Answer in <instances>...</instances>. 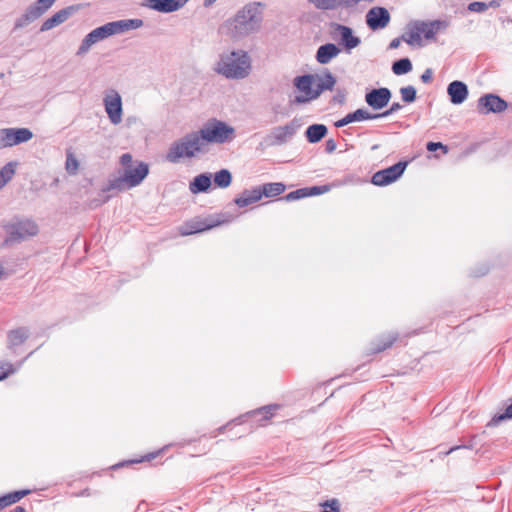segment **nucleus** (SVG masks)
<instances>
[{"mask_svg": "<svg viewBox=\"0 0 512 512\" xmlns=\"http://www.w3.org/2000/svg\"><path fill=\"white\" fill-rule=\"evenodd\" d=\"M487 272H488V268H484V270H483L481 273L476 274L475 276H483V275H485Z\"/></svg>", "mask_w": 512, "mask_h": 512, "instance_id": "bf43d9fd", "label": "nucleus"}, {"mask_svg": "<svg viewBox=\"0 0 512 512\" xmlns=\"http://www.w3.org/2000/svg\"><path fill=\"white\" fill-rule=\"evenodd\" d=\"M417 30L424 35L427 40L435 39V35L449 26L446 20L422 21L416 20Z\"/></svg>", "mask_w": 512, "mask_h": 512, "instance_id": "a211bd4d", "label": "nucleus"}, {"mask_svg": "<svg viewBox=\"0 0 512 512\" xmlns=\"http://www.w3.org/2000/svg\"><path fill=\"white\" fill-rule=\"evenodd\" d=\"M366 24L372 31L384 29L390 22L391 16L385 7H372L365 16Z\"/></svg>", "mask_w": 512, "mask_h": 512, "instance_id": "ddd939ff", "label": "nucleus"}, {"mask_svg": "<svg viewBox=\"0 0 512 512\" xmlns=\"http://www.w3.org/2000/svg\"><path fill=\"white\" fill-rule=\"evenodd\" d=\"M65 166L69 174H75L77 172L79 162L72 152H67Z\"/></svg>", "mask_w": 512, "mask_h": 512, "instance_id": "a19ab883", "label": "nucleus"}, {"mask_svg": "<svg viewBox=\"0 0 512 512\" xmlns=\"http://www.w3.org/2000/svg\"><path fill=\"white\" fill-rule=\"evenodd\" d=\"M487 5H488V8L489 7L498 8L500 6V1L499 0H491Z\"/></svg>", "mask_w": 512, "mask_h": 512, "instance_id": "5fc2aeb1", "label": "nucleus"}, {"mask_svg": "<svg viewBox=\"0 0 512 512\" xmlns=\"http://www.w3.org/2000/svg\"><path fill=\"white\" fill-rule=\"evenodd\" d=\"M300 127V122L297 119H293L284 126H277L273 128L269 145L275 146L286 143L296 134Z\"/></svg>", "mask_w": 512, "mask_h": 512, "instance_id": "4468645a", "label": "nucleus"}, {"mask_svg": "<svg viewBox=\"0 0 512 512\" xmlns=\"http://www.w3.org/2000/svg\"><path fill=\"white\" fill-rule=\"evenodd\" d=\"M328 191L327 186H312V187H306V193H309V196H315L320 195L324 192Z\"/></svg>", "mask_w": 512, "mask_h": 512, "instance_id": "09e8293b", "label": "nucleus"}, {"mask_svg": "<svg viewBox=\"0 0 512 512\" xmlns=\"http://www.w3.org/2000/svg\"><path fill=\"white\" fill-rule=\"evenodd\" d=\"M278 408L277 405H269L255 411L257 414H263V419L268 420L273 416V411Z\"/></svg>", "mask_w": 512, "mask_h": 512, "instance_id": "a18cd8bd", "label": "nucleus"}, {"mask_svg": "<svg viewBox=\"0 0 512 512\" xmlns=\"http://www.w3.org/2000/svg\"><path fill=\"white\" fill-rule=\"evenodd\" d=\"M216 225V223L208 222L207 220L190 221L181 226L180 234L183 236L192 235L209 230Z\"/></svg>", "mask_w": 512, "mask_h": 512, "instance_id": "393cba45", "label": "nucleus"}, {"mask_svg": "<svg viewBox=\"0 0 512 512\" xmlns=\"http://www.w3.org/2000/svg\"><path fill=\"white\" fill-rule=\"evenodd\" d=\"M126 187H127V179H126V175L123 174L120 177H116L112 180H109L107 186L105 188H103V191L104 192H108L111 190L121 191V190H124Z\"/></svg>", "mask_w": 512, "mask_h": 512, "instance_id": "4c0bfd02", "label": "nucleus"}, {"mask_svg": "<svg viewBox=\"0 0 512 512\" xmlns=\"http://www.w3.org/2000/svg\"><path fill=\"white\" fill-rule=\"evenodd\" d=\"M392 97L390 89L386 87L374 88L365 94V102L374 110L386 107Z\"/></svg>", "mask_w": 512, "mask_h": 512, "instance_id": "dca6fc26", "label": "nucleus"}, {"mask_svg": "<svg viewBox=\"0 0 512 512\" xmlns=\"http://www.w3.org/2000/svg\"><path fill=\"white\" fill-rule=\"evenodd\" d=\"M337 144L334 139H328L325 142V152L333 153L336 150Z\"/></svg>", "mask_w": 512, "mask_h": 512, "instance_id": "603ef678", "label": "nucleus"}, {"mask_svg": "<svg viewBox=\"0 0 512 512\" xmlns=\"http://www.w3.org/2000/svg\"><path fill=\"white\" fill-rule=\"evenodd\" d=\"M212 175L210 173H201L193 178L189 184V190L192 194L204 193L209 190L212 184Z\"/></svg>", "mask_w": 512, "mask_h": 512, "instance_id": "b1692460", "label": "nucleus"}, {"mask_svg": "<svg viewBox=\"0 0 512 512\" xmlns=\"http://www.w3.org/2000/svg\"><path fill=\"white\" fill-rule=\"evenodd\" d=\"M373 119H376V116L374 114L370 113L366 109L359 108L353 112L348 113L342 119L336 121L334 123V126L337 128H341L353 122Z\"/></svg>", "mask_w": 512, "mask_h": 512, "instance_id": "4be33fe9", "label": "nucleus"}, {"mask_svg": "<svg viewBox=\"0 0 512 512\" xmlns=\"http://www.w3.org/2000/svg\"><path fill=\"white\" fill-rule=\"evenodd\" d=\"M327 133L328 129L324 124H312L306 129L305 136L309 143H318Z\"/></svg>", "mask_w": 512, "mask_h": 512, "instance_id": "cd10ccee", "label": "nucleus"}, {"mask_svg": "<svg viewBox=\"0 0 512 512\" xmlns=\"http://www.w3.org/2000/svg\"><path fill=\"white\" fill-rule=\"evenodd\" d=\"M109 36H111V33L107 23L93 29L84 37L76 54L78 56L86 54L90 50L92 45L108 38Z\"/></svg>", "mask_w": 512, "mask_h": 512, "instance_id": "2eb2a0df", "label": "nucleus"}, {"mask_svg": "<svg viewBox=\"0 0 512 512\" xmlns=\"http://www.w3.org/2000/svg\"><path fill=\"white\" fill-rule=\"evenodd\" d=\"M407 164L408 163L406 161H399L388 168L377 171L372 176V184L375 186H386L395 182L402 176L407 167Z\"/></svg>", "mask_w": 512, "mask_h": 512, "instance_id": "1a4fd4ad", "label": "nucleus"}, {"mask_svg": "<svg viewBox=\"0 0 512 512\" xmlns=\"http://www.w3.org/2000/svg\"><path fill=\"white\" fill-rule=\"evenodd\" d=\"M336 84L335 76L325 69L322 74H305L297 76L293 80V85L304 95H297L291 104H304L317 99L324 91H332Z\"/></svg>", "mask_w": 512, "mask_h": 512, "instance_id": "f03ea898", "label": "nucleus"}, {"mask_svg": "<svg viewBox=\"0 0 512 512\" xmlns=\"http://www.w3.org/2000/svg\"><path fill=\"white\" fill-rule=\"evenodd\" d=\"M198 133L206 146L209 143L223 144L235 138V129L226 122L216 118L209 119L198 130Z\"/></svg>", "mask_w": 512, "mask_h": 512, "instance_id": "423d86ee", "label": "nucleus"}, {"mask_svg": "<svg viewBox=\"0 0 512 512\" xmlns=\"http://www.w3.org/2000/svg\"><path fill=\"white\" fill-rule=\"evenodd\" d=\"M258 187L261 196H265L267 198L279 196L286 189V186L281 182L266 183Z\"/></svg>", "mask_w": 512, "mask_h": 512, "instance_id": "c756f323", "label": "nucleus"}, {"mask_svg": "<svg viewBox=\"0 0 512 512\" xmlns=\"http://www.w3.org/2000/svg\"><path fill=\"white\" fill-rule=\"evenodd\" d=\"M120 163L123 166V171H125L126 168L134 165L132 155L130 153H124L120 157Z\"/></svg>", "mask_w": 512, "mask_h": 512, "instance_id": "8fccbe9b", "label": "nucleus"}, {"mask_svg": "<svg viewBox=\"0 0 512 512\" xmlns=\"http://www.w3.org/2000/svg\"><path fill=\"white\" fill-rule=\"evenodd\" d=\"M262 196L259 190V187H254L253 189H245L240 196L234 199V203L239 207L243 208L253 203L261 200Z\"/></svg>", "mask_w": 512, "mask_h": 512, "instance_id": "bb28decb", "label": "nucleus"}, {"mask_svg": "<svg viewBox=\"0 0 512 512\" xmlns=\"http://www.w3.org/2000/svg\"><path fill=\"white\" fill-rule=\"evenodd\" d=\"M208 151L198 130L185 134L180 139L174 141L165 156L170 163H179L183 158H194Z\"/></svg>", "mask_w": 512, "mask_h": 512, "instance_id": "20e7f679", "label": "nucleus"}, {"mask_svg": "<svg viewBox=\"0 0 512 512\" xmlns=\"http://www.w3.org/2000/svg\"><path fill=\"white\" fill-rule=\"evenodd\" d=\"M145 6L162 13H171L181 8L177 0H146Z\"/></svg>", "mask_w": 512, "mask_h": 512, "instance_id": "a878e982", "label": "nucleus"}, {"mask_svg": "<svg viewBox=\"0 0 512 512\" xmlns=\"http://www.w3.org/2000/svg\"><path fill=\"white\" fill-rule=\"evenodd\" d=\"M29 493H30V490L27 489V490L13 491V492L7 493L3 496H0V510L20 501L23 497H25Z\"/></svg>", "mask_w": 512, "mask_h": 512, "instance_id": "2f4dec72", "label": "nucleus"}, {"mask_svg": "<svg viewBox=\"0 0 512 512\" xmlns=\"http://www.w3.org/2000/svg\"><path fill=\"white\" fill-rule=\"evenodd\" d=\"M488 9V5L485 2L474 1L468 5V10L471 12L482 13Z\"/></svg>", "mask_w": 512, "mask_h": 512, "instance_id": "c03bdc74", "label": "nucleus"}, {"mask_svg": "<svg viewBox=\"0 0 512 512\" xmlns=\"http://www.w3.org/2000/svg\"><path fill=\"white\" fill-rule=\"evenodd\" d=\"M341 52L340 48L334 43H326L318 47L316 51V61L319 64H328L333 58Z\"/></svg>", "mask_w": 512, "mask_h": 512, "instance_id": "5701e85b", "label": "nucleus"}, {"mask_svg": "<svg viewBox=\"0 0 512 512\" xmlns=\"http://www.w3.org/2000/svg\"><path fill=\"white\" fill-rule=\"evenodd\" d=\"M402 41H403L402 36H401V37L394 38V39H392V40H391V42L389 43L388 48H389V49H397V48L400 46V44H401V42H402Z\"/></svg>", "mask_w": 512, "mask_h": 512, "instance_id": "864d4df0", "label": "nucleus"}, {"mask_svg": "<svg viewBox=\"0 0 512 512\" xmlns=\"http://www.w3.org/2000/svg\"><path fill=\"white\" fill-rule=\"evenodd\" d=\"M508 107L507 102L496 94H485L478 99L477 111L486 115L489 113H501Z\"/></svg>", "mask_w": 512, "mask_h": 512, "instance_id": "9b49d317", "label": "nucleus"}, {"mask_svg": "<svg viewBox=\"0 0 512 512\" xmlns=\"http://www.w3.org/2000/svg\"><path fill=\"white\" fill-rule=\"evenodd\" d=\"M136 165H132L123 171L127 179V188L140 185L149 173V166L145 162L136 161Z\"/></svg>", "mask_w": 512, "mask_h": 512, "instance_id": "f3484780", "label": "nucleus"}, {"mask_svg": "<svg viewBox=\"0 0 512 512\" xmlns=\"http://www.w3.org/2000/svg\"><path fill=\"white\" fill-rule=\"evenodd\" d=\"M409 32L407 34H403V41L409 45H422V38L420 31L417 30V24L415 21L409 24Z\"/></svg>", "mask_w": 512, "mask_h": 512, "instance_id": "473e14b6", "label": "nucleus"}, {"mask_svg": "<svg viewBox=\"0 0 512 512\" xmlns=\"http://www.w3.org/2000/svg\"><path fill=\"white\" fill-rule=\"evenodd\" d=\"M426 149L429 152H435L439 149L443 150L444 153L448 152V148L446 145L442 144L441 142H428L426 144Z\"/></svg>", "mask_w": 512, "mask_h": 512, "instance_id": "de8ad7c7", "label": "nucleus"}, {"mask_svg": "<svg viewBox=\"0 0 512 512\" xmlns=\"http://www.w3.org/2000/svg\"><path fill=\"white\" fill-rule=\"evenodd\" d=\"M402 105L399 103V102H394L389 109L385 110L384 112L382 113H377V114H374L376 116V119L377 118H383V117H388L394 113H396L397 111H399L400 109H402Z\"/></svg>", "mask_w": 512, "mask_h": 512, "instance_id": "37998d69", "label": "nucleus"}, {"mask_svg": "<svg viewBox=\"0 0 512 512\" xmlns=\"http://www.w3.org/2000/svg\"><path fill=\"white\" fill-rule=\"evenodd\" d=\"M377 148H378V145H374V146L372 147V149H377Z\"/></svg>", "mask_w": 512, "mask_h": 512, "instance_id": "680f3d73", "label": "nucleus"}, {"mask_svg": "<svg viewBox=\"0 0 512 512\" xmlns=\"http://www.w3.org/2000/svg\"><path fill=\"white\" fill-rule=\"evenodd\" d=\"M450 102L454 105L462 104L469 95L468 86L460 80H454L447 87Z\"/></svg>", "mask_w": 512, "mask_h": 512, "instance_id": "6ab92c4d", "label": "nucleus"}, {"mask_svg": "<svg viewBox=\"0 0 512 512\" xmlns=\"http://www.w3.org/2000/svg\"><path fill=\"white\" fill-rule=\"evenodd\" d=\"M398 334L397 333H389L387 335H383L380 338L376 340V342L373 344V347L371 348L373 353H380L387 348H390L393 343L397 340Z\"/></svg>", "mask_w": 512, "mask_h": 512, "instance_id": "7c9ffc66", "label": "nucleus"}, {"mask_svg": "<svg viewBox=\"0 0 512 512\" xmlns=\"http://www.w3.org/2000/svg\"><path fill=\"white\" fill-rule=\"evenodd\" d=\"M401 98L406 103H412L416 100L417 91L414 86L409 85L400 89Z\"/></svg>", "mask_w": 512, "mask_h": 512, "instance_id": "58836bf2", "label": "nucleus"}, {"mask_svg": "<svg viewBox=\"0 0 512 512\" xmlns=\"http://www.w3.org/2000/svg\"><path fill=\"white\" fill-rule=\"evenodd\" d=\"M55 1L56 0H36L25 9L21 16L16 18L14 30L22 29L36 21L53 6Z\"/></svg>", "mask_w": 512, "mask_h": 512, "instance_id": "0eeeda50", "label": "nucleus"}, {"mask_svg": "<svg viewBox=\"0 0 512 512\" xmlns=\"http://www.w3.org/2000/svg\"><path fill=\"white\" fill-rule=\"evenodd\" d=\"M105 111L110 122L114 125L122 121V99L117 91L112 90L111 94L106 95L103 99Z\"/></svg>", "mask_w": 512, "mask_h": 512, "instance_id": "f8f14e48", "label": "nucleus"}, {"mask_svg": "<svg viewBox=\"0 0 512 512\" xmlns=\"http://www.w3.org/2000/svg\"><path fill=\"white\" fill-rule=\"evenodd\" d=\"M308 2L320 10H335L342 7L340 0H308Z\"/></svg>", "mask_w": 512, "mask_h": 512, "instance_id": "e433bc0d", "label": "nucleus"}, {"mask_svg": "<svg viewBox=\"0 0 512 512\" xmlns=\"http://www.w3.org/2000/svg\"><path fill=\"white\" fill-rule=\"evenodd\" d=\"M214 70L227 79H244L250 74L251 58L242 49L223 52L220 54Z\"/></svg>", "mask_w": 512, "mask_h": 512, "instance_id": "7ed1b4c3", "label": "nucleus"}, {"mask_svg": "<svg viewBox=\"0 0 512 512\" xmlns=\"http://www.w3.org/2000/svg\"><path fill=\"white\" fill-rule=\"evenodd\" d=\"M433 71L431 68H427L422 75L420 76V79L423 83H429L432 81Z\"/></svg>", "mask_w": 512, "mask_h": 512, "instance_id": "3c124183", "label": "nucleus"}, {"mask_svg": "<svg viewBox=\"0 0 512 512\" xmlns=\"http://www.w3.org/2000/svg\"><path fill=\"white\" fill-rule=\"evenodd\" d=\"M265 4L253 1L245 4L236 14L226 20L223 27L234 41L242 40L261 30Z\"/></svg>", "mask_w": 512, "mask_h": 512, "instance_id": "f257e3e1", "label": "nucleus"}, {"mask_svg": "<svg viewBox=\"0 0 512 512\" xmlns=\"http://www.w3.org/2000/svg\"><path fill=\"white\" fill-rule=\"evenodd\" d=\"M412 70V62L409 58H401L393 62L392 72L395 75H404Z\"/></svg>", "mask_w": 512, "mask_h": 512, "instance_id": "72a5a7b5", "label": "nucleus"}, {"mask_svg": "<svg viewBox=\"0 0 512 512\" xmlns=\"http://www.w3.org/2000/svg\"><path fill=\"white\" fill-rule=\"evenodd\" d=\"M461 447L471 449V448H472V445H464V446H455V447H452V448L447 452V454H449V453H451V452H453V451H455V450H457V449H459V448H461Z\"/></svg>", "mask_w": 512, "mask_h": 512, "instance_id": "6e6d98bb", "label": "nucleus"}, {"mask_svg": "<svg viewBox=\"0 0 512 512\" xmlns=\"http://www.w3.org/2000/svg\"><path fill=\"white\" fill-rule=\"evenodd\" d=\"M15 369L12 364L0 365V381L7 378L10 374H13Z\"/></svg>", "mask_w": 512, "mask_h": 512, "instance_id": "49530a36", "label": "nucleus"}, {"mask_svg": "<svg viewBox=\"0 0 512 512\" xmlns=\"http://www.w3.org/2000/svg\"><path fill=\"white\" fill-rule=\"evenodd\" d=\"M108 27L112 35L121 34L129 30H135L143 26L144 22L142 19H123L108 22Z\"/></svg>", "mask_w": 512, "mask_h": 512, "instance_id": "412c9836", "label": "nucleus"}, {"mask_svg": "<svg viewBox=\"0 0 512 512\" xmlns=\"http://www.w3.org/2000/svg\"><path fill=\"white\" fill-rule=\"evenodd\" d=\"M232 182V174L227 169H221L214 175V183L219 188H227Z\"/></svg>", "mask_w": 512, "mask_h": 512, "instance_id": "f704fd0d", "label": "nucleus"}, {"mask_svg": "<svg viewBox=\"0 0 512 512\" xmlns=\"http://www.w3.org/2000/svg\"><path fill=\"white\" fill-rule=\"evenodd\" d=\"M29 337V330L25 327H19L17 329L9 331L7 335L8 347L14 348L23 344Z\"/></svg>", "mask_w": 512, "mask_h": 512, "instance_id": "c85d7f7f", "label": "nucleus"}, {"mask_svg": "<svg viewBox=\"0 0 512 512\" xmlns=\"http://www.w3.org/2000/svg\"><path fill=\"white\" fill-rule=\"evenodd\" d=\"M15 174V163L8 162L0 169V189L3 188Z\"/></svg>", "mask_w": 512, "mask_h": 512, "instance_id": "c9c22d12", "label": "nucleus"}, {"mask_svg": "<svg viewBox=\"0 0 512 512\" xmlns=\"http://www.w3.org/2000/svg\"><path fill=\"white\" fill-rule=\"evenodd\" d=\"M217 0H204V6L205 7H209L211 6L213 3H215Z\"/></svg>", "mask_w": 512, "mask_h": 512, "instance_id": "4d7b16f0", "label": "nucleus"}, {"mask_svg": "<svg viewBox=\"0 0 512 512\" xmlns=\"http://www.w3.org/2000/svg\"><path fill=\"white\" fill-rule=\"evenodd\" d=\"M305 197H309V193H306V188H300V189L294 190V191L286 194L285 196L279 198V200L286 201V202H292V201L299 200V199H302Z\"/></svg>", "mask_w": 512, "mask_h": 512, "instance_id": "ea45409f", "label": "nucleus"}, {"mask_svg": "<svg viewBox=\"0 0 512 512\" xmlns=\"http://www.w3.org/2000/svg\"><path fill=\"white\" fill-rule=\"evenodd\" d=\"M321 506L325 508L323 512H340V502L336 498L326 500Z\"/></svg>", "mask_w": 512, "mask_h": 512, "instance_id": "79ce46f5", "label": "nucleus"}, {"mask_svg": "<svg viewBox=\"0 0 512 512\" xmlns=\"http://www.w3.org/2000/svg\"><path fill=\"white\" fill-rule=\"evenodd\" d=\"M77 11L75 6L65 7L56 12L51 17L47 18L41 25L40 31L45 32L53 29L54 27L64 23L74 12Z\"/></svg>", "mask_w": 512, "mask_h": 512, "instance_id": "aec40b11", "label": "nucleus"}, {"mask_svg": "<svg viewBox=\"0 0 512 512\" xmlns=\"http://www.w3.org/2000/svg\"><path fill=\"white\" fill-rule=\"evenodd\" d=\"M32 138L33 133L28 128H2L0 129V149L28 142Z\"/></svg>", "mask_w": 512, "mask_h": 512, "instance_id": "6e6552de", "label": "nucleus"}, {"mask_svg": "<svg viewBox=\"0 0 512 512\" xmlns=\"http://www.w3.org/2000/svg\"><path fill=\"white\" fill-rule=\"evenodd\" d=\"M188 0H177L178 4H181V8L185 5Z\"/></svg>", "mask_w": 512, "mask_h": 512, "instance_id": "052dcab7", "label": "nucleus"}, {"mask_svg": "<svg viewBox=\"0 0 512 512\" xmlns=\"http://www.w3.org/2000/svg\"><path fill=\"white\" fill-rule=\"evenodd\" d=\"M2 227L6 233L3 244L7 246L21 243L39 232L38 225L33 220L19 217L4 222Z\"/></svg>", "mask_w": 512, "mask_h": 512, "instance_id": "39448f33", "label": "nucleus"}, {"mask_svg": "<svg viewBox=\"0 0 512 512\" xmlns=\"http://www.w3.org/2000/svg\"><path fill=\"white\" fill-rule=\"evenodd\" d=\"M331 36L333 39H339V43L347 50L356 48L361 43L358 36L353 34L352 28L339 23H331Z\"/></svg>", "mask_w": 512, "mask_h": 512, "instance_id": "9d476101", "label": "nucleus"}, {"mask_svg": "<svg viewBox=\"0 0 512 512\" xmlns=\"http://www.w3.org/2000/svg\"><path fill=\"white\" fill-rule=\"evenodd\" d=\"M10 512H26V510L23 507H21V506H17L13 510H11Z\"/></svg>", "mask_w": 512, "mask_h": 512, "instance_id": "13d9d810", "label": "nucleus"}]
</instances>
